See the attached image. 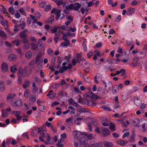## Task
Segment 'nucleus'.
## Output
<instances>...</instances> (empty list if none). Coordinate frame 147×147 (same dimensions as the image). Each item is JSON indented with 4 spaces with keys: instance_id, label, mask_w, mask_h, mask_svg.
<instances>
[{
    "instance_id": "obj_1",
    "label": "nucleus",
    "mask_w": 147,
    "mask_h": 147,
    "mask_svg": "<svg viewBox=\"0 0 147 147\" xmlns=\"http://www.w3.org/2000/svg\"><path fill=\"white\" fill-rule=\"evenodd\" d=\"M101 131V135L104 137H106L108 136L110 133V130L107 128H102Z\"/></svg>"
},
{
    "instance_id": "obj_2",
    "label": "nucleus",
    "mask_w": 147,
    "mask_h": 147,
    "mask_svg": "<svg viewBox=\"0 0 147 147\" xmlns=\"http://www.w3.org/2000/svg\"><path fill=\"white\" fill-rule=\"evenodd\" d=\"M22 101L21 100H18L16 101H13L11 103V105L14 107H20L22 105Z\"/></svg>"
},
{
    "instance_id": "obj_3",
    "label": "nucleus",
    "mask_w": 147,
    "mask_h": 147,
    "mask_svg": "<svg viewBox=\"0 0 147 147\" xmlns=\"http://www.w3.org/2000/svg\"><path fill=\"white\" fill-rule=\"evenodd\" d=\"M8 66L5 62H3L1 65V69L3 72H6L8 70Z\"/></svg>"
},
{
    "instance_id": "obj_4",
    "label": "nucleus",
    "mask_w": 147,
    "mask_h": 147,
    "mask_svg": "<svg viewBox=\"0 0 147 147\" xmlns=\"http://www.w3.org/2000/svg\"><path fill=\"white\" fill-rule=\"evenodd\" d=\"M90 144L92 147H102V146L101 143H97L93 141H91Z\"/></svg>"
},
{
    "instance_id": "obj_5",
    "label": "nucleus",
    "mask_w": 147,
    "mask_h": 147,
    "mask_svg": "<svg viewBox=\"0 0 147 147\" xmlns=\"http://www.w3.org/2000/svg\"><path fill=\"white\" fill-rule=\"evenodd\" d=\"M0 37L2 39L5 40L7 38V35L3 30H0Z\"/></svg>"
},
{
    "instance_id": "obj_6",
    "label": "nucleus",
    "mask_w": 147,
    "mask_h": 147,
    "mask_svg": "<svg viewBox=\"0 0 147 147\" xmlns=\"http://www.w3.org/2000/svg\"><path fill=\"white\" fill-rule=\"evenodd\" d=\"M28 33L27 30H24L20 33L19 36L22 38H26Z\"/></svg>"
},
{
    "instance_id": "obj_7",
    "label": "nucleus",
    "mask_w": 147,
    "mask_h": 147,
    "mask_svg": "<svg viewBox=\"0 0 147 147\" xmlns=\"http://www.w3.org/2000/svg\"><path fill=\"white\" fill-rule=\"evenodd\" d=\"M141 123L142 124V127L143 128V132H145L147 129V121H141Z\"/></svg>"
},
{
    "instance_id": "obj_8",
    "label": "nucleus",
    "mask_w": 147,
    "mask_h": 147,
    "mask_svg": "<svg viewBox=\"0 0 147 147\" xmlns=\"http://www.w3.org/2000/svg\"><path fill=\"white\" fill-rule=\"evenodd\" d=\"M80 142L82 145L87 144L88 140L87 139L84 137H81L80 139Z\"/></svg>"
},
{
    "instance_id": "obj_9",
    "label": "nucleus",
    "mask_w": 147,
    "mask_h": 147,
    "mask_svg": "<svg viewBox=\"0 0 147 147\" xmlns=\"http://www.w3.org/2000/svg\"><path fill=\"white\" fill-rule=\"evenodd\" d=\"M74 5L73 9L75 11H78L81 7V4L78 2H76L74 3Z\"/></svg>"
},
{
    "instance_id": "obj_10",
    "label": "nucleus",
    "mask_w": 147,
    "mask_h": 147,
    "mask_svg": "<svg viewBox=\"0 0 147 147\" xmlns=\"http://www.w3.org/2000/svg\"><path fill=\"white\" fill-rule=\"evenodd\" d=\"M135 9L131 7L129 8L128 9L127 14L129 16L132 15L134 12Z\"/></svg>"
},
{
    "instance_id": "obj_11",
    "label": "nucleus",
    "mask_w": 147,
    "mask_h": 147,
    "mask_svg": "<svg viewBox=\"0 0 147 147\" xmlns=\"http://www.w3.org/2000/svg\"><path fill=\"white\" fill-rule=\"evenodd\" d=\"M17 58L16 56L15 55L11 54L8 56L9 60L11 61H15Z\"/></svg>"
},
{
    "instance_id": "obj_12",
    "label": "nucleus",
    "mask_w": 147,
    "mask_h": 147,
    "mask_svg": "<svg viewBox=\"0 0 147 147\" xmlns=\"http://www.w3.org/2000/svg\"><path fill=\"white\" fill-rule=\"evenodd\" d=\"M15 95L13 94H9L7 96V101L8 102L9 101L13 99L15 97Z\"/></svg>"
},
{
    "instance_id": "obj_13",
    "label": "nucleus",
    "mask_w": 147,
    "mask_h": 147,
    "mask_svg": "<svg viewBox=\"0 0 147 147\" xmlns=\"http://www.w3.org/2000/svg\"><path fill=\"white\" fill-rule=\"evenodd\" d=\"M42 55L41 53H38L36 58L35 59V63L37 64L40 61H41L40 59L41 58Z\"/></svg>"
},
{
    "instance_id": "obj_14",
    "label": "nucleus",
    "mask_w": 147,
    "mask_h": 147,
    "mask_svg": "<svg viewBox=\"0 0 147 147\" xmlns=\"http://www.w3.org/2000/svg\"><path fill=\"white\" fill-rule=\"evenodd\" d=\"M0 89L2 92H4L5 89L4 83L2 81H0Z\"/></svg>"
},
{
    "instance_id": "obj_15",
    "label": "nucleus",
    "mask_w": 147,
    "mask_h": 147,
    "mask_svg": "<svg viewBox=\"0 0 147 147\" xmlns=\"http://www.w3.org/2000/svg\"><path fill=\"white\" fill-rule=\"evenodd\" d=\"M33 88L32 89V92L33 93H36V92L38 90V88L36 86V84L35 82H34L32 83V85Z\"/></svg>"
},
{
    "instance_id": "obj_16",
    "label": "nucleus",
    "mask_w": 147,
    "mask_h": 147,
    "mask_svg": "<svg viewBox=\"0 0 147 147\" xmlns=\"http://www.w3.org/2000/svg\"><path fill=\"white\" fill-rule=\"evenodd\" d=\"M141 121H140L138 119H136L133 121V122L134 125L136 126L139 127V123H141Z\"/></svg>"
},
{
    "instance_id": "obj_17",
    "label": "nucleus",
    "mask_w": 147,
    "mask_h": 147,
    "mask_svg": "<svg viewBox=\"0 0 147 147\" xmlns=\"http://www.w3.org/2000/svg\"><path fill=\"white\" fill-rule=\"evenodd\" d=\"M18 73L19 75L23 77H25L26 75V74H24V71L22 69L21 67L20 68L18 69Z\"/></svg>"
},
{
    "instance_id": "obj_18",
    "label": "nucleus",
    "mask_w": 147,
    "mask_h": 147,
    "mask_svg": "<svg viewBox=\"0 0 147 147\" xmlns=\"http://www.w3.org/2000/svg\"><path fill=\"white\" fill-rule=\"evenodd\" d=\"M134 102L136 106L139 105L141 103L142 101L138 98H136L134 99Z\"/></svg>"
},
{
    "instance_id": "obj_19",
    "label": "nucleus",
    "mask_w": 147,
    "mask_h": 147,
    "mask_svg": "<svg viewBox=\"0 0 147 147\" xmlns=\"http://www.w3.org/2000/svg\"><path fill=\"white\" fill-rule=\"evenodd\" d=\"M103 144L105 147H112L113 146L112 143L111 142H105Z\"/></svg>"
},
{
    "instance_id": "obj_20",
    "label": "nucleus",
    "mask_w": 147,
    "mask_h": 147,
    "mask_svg": "<svg viewBox=\"0 0 147 147\" xmlns=\"http://www.w3.org/2000/svg\"><path fill=\"white\" fill-rule=\"evenodd\" d=\"M61 12V10H60L58 9L56 11L55 13V15L56 16V20H58V18L60 17V16L61 15L60 14Z\"/></svg>"
},
{
    "instance_id": "obj_21",
    "label": "nucleus",
    "mask_w": 147,
    "mask_h": 147,
    "mask_svg": "<svg viewBox=\"0 0 147 147\" xmlns=\"http://www.w3.org/2000/svg\"><path fill=\"white\" fill-rule=\"evenodd\" d=\"M127 143V142L123 140H120L117 141V143L120 145L124 146Z\"/></svg>"
},
{
    "instance_id": "obj_22",
    "label": "nucleus",
    "mask_w": 147,
    "mask_h": 147,
    "mask_svg": "<svg viewBox=\"0 0 147 147\" xmlns=\"http://www.w3.org/2000/svg\"><path fill=\"white\" fill-rule=\"evenodd\" d=\"M25 22H23L22 23L17 25H15L16 27L18 28V27H20L22 29H24L25 26Z\"/></svg>"
},
{
    "instance_id": "obj_23",
    "label": "nucleus",
    "mask_w": 147,
    "mask_h": 147,
    "mask_svg": "<svg viewBox=\"0 0 147 147\" xmlns=\"http://www.w3.org/2000/svg\"><path fill=\"white\" fill-rule=\"evenodd\" d=\"M38 132L39 133L41 137L44 138L45 136V133L42 131V129L41 128H38Z\"/></svg>"
},
{
    "instance_id": "obj_24",
    "label": "nucleus",
    "mask_w": 147,
    "mask_h": 147,
    "mask_svg": "<svg viewBox=\"0 0 147 147\" xmlns=\"http://www.w3.org/2000/svg\"><path fill=\"white\" fill-rule=\"evenodd\" d=\"M70 44V42L69 40L65 41V42H62L61 45V46L63 47H65L69 46Z\"/></svg>"
},
{
    "instance_id": "obj_25",
    "label": "nucleus",
    "mask_w": 147,
    "mask_h": 147,
    "mask_svg": "<svg viewBox=\"0 0 147 147\" xmlns=\"http://www.w3.org/2000/svg\"><path fill=\"white\" fill-rule=\"evenodd\" d=\"M116 88L119 90V89H121L123 88V85L121 84H120L119 85H114V88Z\"/></svg>"
},
{
    "instance_id": "obj_26",
    "label": "nucleus",
    "mask_w": 147,
    "mask_h": 147,
    "mask_svg": "<svg viewBox=\"0 0 147 147\" xmlns=\"http://www.w3.org/2000/svg\"><path fill=\"white\" fill-rule=\"evenodd\" d=\"M84 135L88 138V139L91 140L92 139L94 138V136H93L92 134H88L86 133H85Z\"/></svg>"
},
{
    "instance_id": "obj_27",
    "label": "nucleus",
    "mask_w": 147,
    "mask_h": 147,
    "mask_svg": "<svg viewBox=\"0 0 147 147\" xmlns=\"http://www.w3.org/2000/svg\"><path fill=\"white\" fill-rule=\"evenodd\" d=\"M32 53L30 51H28L25 54L26 57L28 59H30L32 57Z\"/></svg>"
},
{
    "instance_id": "obj_28",
    "label": "nucleus",
    "mask_w": 147,
    "mask_h": 147,
    "mask_svg": "<svg viewBox=\"0 0 147 147\" xmlns=\"http://www.w3.org/2000/svg\"><path fill=\"white\" fill-rule=\"evenodd\" d=\"M103 121L102 122V124L103 126H108L109 125V124L108 123H106V121L107 122V119L105 118H103Z\"/></svg>"
},
{
    "instance_id": "obj_29",
    "label": "nucleus",
    "mask_w": 147,
    "mask_h": 147,
    "mask_svg": "<svg viewBox=\"0 0 147 147\" xmlns=\"http://www.w3.org/2000/svg\"><path fill=\"white\" fill-rule=\"evenodd\" d=\"M17 70L16 65L11 66L10 68V71L12 73H15Z\"/></svg>"
},
{
    "instance_id": "obj_30",
    "label": "nucleus",
    "mask_w": 147,
    "mask_h": 147,
    "mask_svg": "<svg viewBox=\"0 0 147 147\" xmlns=\"http://www.w3.org/2000/svg\"><path fill=\"white\" fill-rule=\"evenodd\" d=\"M67 69V66L62 67L60 69L59 72L60 73H62Z\"/></svg>"
},
{
    "instance_id": "obj_31",
    "label": "nucleus",
    "mask_w": 147,
    "mask_h": 147,
    "mask_svg": "<svg viewBox=\"0 0 147 147\" xmlns=\"http://www.w3.org/2000/svg\"><path fill=\"white\" fill-rule=\"evenodd\" d=\"M74 7V5L73 4H71L69 5H67L65 7V8L67 9L72 10Z\"/></svg>"
},
{
    "instance_id": "obj_32",
    "label": "nucleus",
    "mask_w": 147,
    "mask_h": 147,
    "mask_svg": "<svg viewBox=\"0 0 147 147\" xmlns=\"http://www.w3.org/2000/svg\"><path fill=\"white\" fill-rule=\"evenodd\" d=\"M110 129L113 131H114L115 130V125L113 123H111L109 126Z\"/></svg>"
},
{
    "instance_id": "obj_33",
    "label": "nucleus",
    "mask_w": 147,
    "mask_h": 147,
    "mask_svg": "<svg viewBox=\"0 0 147 147\" xmlns=\"http://www.w3.org/2000/svg\"><path fill=\"white\" fill-rule=\"evenodd\" d=\"M60 84V83L54 84L52 85V87L54 89L58 88L59 87Z\"/></svg>"
},
{
    "instance_id": "obj_34",
    "label": "nucleus",
    "mask_w": 147,
    "mask_h": 147,
    "mask_svg": "<svg viewBox=\"0 0 147 147\" xmlns=\"http://www.w3.org/2000/svg\"><path fill=\"white\" fill-rule=\"evenodd\" d=\"M31 48L33 50H35L37 48L38 46L37 45H36L34 43H32L31 44Z\"/></svg>"
},
{
    "instance_id": "obj_35",
    "label": "nucleus",
    "mask_w": 147,
    "mask_h": 147,
    "mask_svg": "<svg viewBox=\"0 0 147 147\" xmlns=\"http://www.w3.org/2000/svg\"><path fill=\"white\" fill-rule=\"evenodd\" d=\"M136 137L135 134L134 133H132L131 135L130 136V138L129 139V140L131 142H133L134 140V138H135Z\"/></svg>"
},
{
    "instance_id": "obj_36",
    "label": "nucleus",
    "mask_w": 147,
    "mask_h": 147,
    "mask_svg": "<svg viewBox=\"0 0 147 147\" xmlns=\"http://www.w3.org/2000/svg\"><path fill=\"white\" fill-rule=\"evenodd\" d=\"M112 92L114 94H116L118 92V90L116 88H114V86L112 87Z\"/></svg>"
},
{
    "instance_id": "obj_37",
    "label": "nucleus",
    "mask_w": 147,
    "mask_h": 147,
    "mask_svg": "<svg viewBox=\"0 0 147 147\" xmlns=\"http://www.w3.org/2000/svg\"><path fill=\"white\" fill-rule=\"evenodd\" d=\"M13 114L16 116V117L20 115L21 112L20 111H14Z\"/></svg>"
},
{
    "instance_id": "obj_38",
    "label": "nucleus",
    "mask_w": 147,
    "mask_h": 147,
    "mask_svg": "<svg viewBox=\"0 0 147 147\" xmlns=\"http://www.w3.org/2000/svg\"><path fill=\"white\" fill-rule=\"evenodd\" d=\"M34 65V60H33L31 61L29 63L28 66L29 67H30V68H32L33 67Z\"/></svg>"
},
{
    "instance_id": "obj_39",
    "label": "nucleus",
    "mask_w": 147,
    "mask_h": 147,
    "mask_svg": "<svg viewBox=\"0 0 147 147\" xmlns=\"http://www.w3.org/2000/svg\"><path fill=\"white\" fill-rule=\"evenodd\" d=\"M91 94V92H88L86 93L84 95V98L86 99H87L89 97H90V95Z\"/></svg>"
},
{
    "instance_id": "obj_40",
    "label": "nucleus",
    "mask_w": 147,
    "mask_h": 147,
    "mask_svg": "<svg viewBox=\"0 0 147 147\" xmlns=\"http://www.w3.org/2000/svg\"><path fill=\"white\" fill-rule=\"evenodd\" d=\"M20 40H16L13 41H12L13 43H15L14 45H16L17 46H18L20 45Z\"/></svg>"
},
{
    "instance_id": "obj_41",
    "label": "nucleus",
    "mask_w": 147,
    "mask_h": 147,
    "mask_svg": "<svg viewBox=\"0 0 147 147\" xmlns=\"http://www.w3.org/2000/svg\"><path fill=\"white\" fill-rule=\"evenodd\" d=\"M6 22V23L3 21H2L1 22V24L3 26L5 27V26H7L8 25V23L7 22V20H5Z\"/></svg>"
},
{
    "instance_id": "obj_42",
    "label": "nucleus",
    "mask_w": 147,
    "mask_h": 147,
    "mask_svg": "<svg viewBox=\"0 0 147 147\" xmlns=\"http://www.w3.org/2000/svg\"><path fill=\"white\" fill-rule=\"evenodd\" d=\"M51 8V5L49 4L47 5L45 8L44 9L45 11H48Z\"/></svg>"
},
{
    "instance_id": "obj_43",
    "label": "nucleus",
    "mask_w": 147,
    "mask_h": 147,
    "mask_svg": "<svg viewBox=\"0 0 147 147\" xmlns=\"http://www.w3.org/2000/svg\"><path fill=\"white\" fill-rule=\"evenodd\" d=\"M29 90L28 89H26L24 93V96L26 98H27L28 96V93Z\"/></svg>"
},
{
    "instance_id": "obj_44",
    "label": "nucleus",
    "mask_w": 147,
    "mask_h": 147,
    "mask_svg": "<svg viewBox=\"0 0 147 147\" xmlns=\"http://www.w3.org/2000/svg\"><path fill=\"white\" fill-rule=\"evenodd\" d=\"M53 51L51 49H49L48 50V54L50 56H52L53 55Z\"/></svg>"
},
{
    "instance_id": "obj_45",
    "label": "nucleus",
    "mask_w": 147,
    "mask_h": 147,
    "mask_svg": "<svg viewBox=\"0 0 147 147\" xmlns=\"http://www.w3.org/2000/svg\"><path fill=\"white\" fill-rule=\"evenodd\" d=\"M42 61L43 60L42 59L41 61H39L37 63L38 64L37 66L38 68H40L41 67L42 65Z\"/></svg>"
},
{
    "instance_id": "obj_46",
    "label": "nucleus",
    "mask_w": 147,
    "mask_h": 147,
    "mask_svg": "<svg viewBox=\"0 0 147 147\" xmlns=\"http://www.w3.org/2000/svg\"><path fill=\"white\" fill-rule=\"evenodd\" d=\"M22 136L23 137H26L28 140L29 139L30 137L28 136V133L27 132L24 133Z\"/></svg>"
},
{
    "instance_id": "obj_47",
    "label": "nucleus",
    "mask_w": 147,
    "mask_h": 147,
    "mask_svg": "<svg viewBox=\"0 0 147 147\" xmlns=\"http://www.w3.org/2000/svg\"><path fill=\"white\" fill-rule=\"evenodd\" d=\"M139 54L140 55H142L141 56H139L138 57L139 59H142L144 58L146 56V55L143 53V52H140V53H139Z\"/></svg>"
},
{
    "instance_id": "obj_48",
    "label": "nucleus",
    "mask_w": 147,
    "mask_h": 147,
    "mask_svg": "<svg viewBox=\"0 0 147 147\" xmlns=\"http://www.w3.org/2000/svg\"><path fill=\"white\" fill-rule=\"evenodd\" d=\"M22 40L21 41L22 43L26 44L28 42V40L26 38H22Z\"/></svg>"
},
{
    "instance_id": "obj_49",
    "label": "nucleus",
    "mask_w": 147,
    "mask_h": 147,
    "mask_svg": "<svg viewBox=\"0 0 147 147\" xmlns=\"http://www.w3.org/2000/svg\"><path fill=\"white\" fill-rule=\"evenodd\" d=\"M46 5V3L45 2H43L39 4V6L41 8H44Z\"/></svg>"
},
{
    "instance_id": "obj_50",
    "label": "nucleus",
    "mask_w": 147,
    "mask_h": 147,
    "mask_svg": "<svg viewBox=\"0 0 147 147\" xmlns=\"http://www.w3.org/2000/svg\"><path fill=\"white\" fill-rule=\"evenodd\" d=\"M102 108L103 109L108 111H111V109L109 108V107H108L105 106H102Z\"/></svg>"
},
{
    "instance_id": "obj_51",
    "label": "nucleus",
    "mask_w": 147,
    "mask_h": 147,
    "mask_svg": "<svg viewBox=\"0 0 147 147\" xmlns=\"http://www.w3.org/2000/svg\"><path fill=\"white\" fill-rule=\"evenodd\" d=\"M7 113L4 110H2V116L3 117H7Z\"/></svg>"
},
{
    "instance_id": "obj_52",
    "label": "nucleus",
    "mask_w": 147,
    "mask_h": 147,
    "mask_svg": "<svg viewBox=\"0 0 147 147\" xmlns=\"http://www.w3.org/2000/svg\"><path fill=\"white\" fill-rule=\"evenodd\" d=\"M121 19V16L120 15L117 16L115 20V21L116 22H119Z\"/></svg>"
},
{
    "instance_id": "obj_53",
    "label": "nucleus",
    "mask_w": 147,
    "mask_h": 147,
    "mask_svg": "<svg viewBox=\"0 0 147 147\" xmlns=\"http://www.w3.org/2000/svg\"><path fill=\"white\" fill-rule=\"evenodd\" d=\"M58 28L59 27L55 26L54 28L52 30V33H54L56 32Z\"/></svg>"
},
{
    "instance_id": "obj_54",
    "label": "nucleus",
    "mask_w": 147,
    "mask_h": 147,
    "mask_svg": "<svg viewBox=\"0 0 147 147\" xmlns=\"http://www.w3.org/2000/svg\"><path fill=\"white\" fill-rule=\"evenodd\" d=\"M129 124V122L128 121H126V122H123L122 125L125 127L127 126V125Z\"/></svg>"
},
{
    "instance_id": "obj_55",
    "label": "nucleus",
    "mask_w": 147,
    "mask_h": 147,
    "mask_svg": "<svg viewBox=\"0 0 147 147\" xmlns=\"http://www.w3.org/2000/svg\"><path fill=\"white\" fill-rule=\"evenodd\" d=\"M71 58V56L69 55H68L67 56L65 57V59L66 61H67V62H69V59Z\"/></svg>"
},
{
    "instance_id": "obj_56",
    "label": "nucleus",
    "mask_w": 147,
    "mask_h": 147,
    "mask_svg": "<svg viewBox=\"0 0 147 147\" xmlns=\"http://www.w3.org/2000/svg\"><path fill=\"white\" fill-rule=\"evenodd\" d=\"M63 0H59V1H57L56 3L57 5H60L63 4Z\"/></svg>"
},
{
    "instance_id": "obj_57",
    "label": "nucleus",
    "mask_w": 147,
    "mask_h": 147,
    "mask_svg": "<svg viewBox=\"0 0 147 147\" xmlns=\"http://www.w3.org/2000/svg\"><path fill=\"white\" fill-rule=\"evenodd\" d=\"M60 84V85H64V84H65L66 86H68V85L66 83L65 80L63 79L61 81V83Z\"/></svg>"
},
{
    "instance_id": "obj_58",
    "label": "nucleus",
    "mask_w": 147,
    "mask_h": 147,
    "mask_svg": "<svg viewBox=\"0 0 147 147\" xmlns=\"http://www.w3.org/2000/svg\"><path fill=\"white\" fill-rule=\"evenodd\" d=\"M35 16L37 19H38L40 17V13L38 12H36L35 14Z\"/></svg>"
},
{
    "instance_id": "obj_59",
    "label": "nucleus",
    "mask_w": 147,
    "mask_h": 147,
    "mask_svg": "<svg viewBox=\"0 0 147 147\" xmlns=\"http://www.w3.org/2000/svg\"><path fill=\"white\" fill-rule=\"evenodd\" d=\"M56 145L58 147H63V145L62 144H61V143H60V141L58 142V143Z\"/></svg>"
},
{
    "instance_id": "obj_60",
    "label": "nucleus",
    "mask_w": 147,
    "mask_h": 147,
    "mask_svg": "<svg viewBox=\"0 0 147 147\" xmlns=\"http://www.w3.org/2000/svg\"><path fill=\"white\" fill-rule=\"evenodd\" d=\"M30 47V45L29 44L26 43L24 46V48L25 49H28Z\"/></svg>"
},
{
    "instance_id": "obj_61",
    "label": "nucleus",
    "mask_w": 147,
    "mask_h": 147,
    "mask_svg": "<svg viewBox=\"0 0 147 147\" xmlns=\"http://www.w3.org/2000/svg\"><path fill=\"white\" fill-rule=\"evenodd\" d=\"M57 62L58 63L61 64L62 62V59L59 56L58 57V59Z\"/></svg>"
},
{
    "instance_id": "obj_62",
    "label": "nucleus",
    "mask_w": 147,
    "mask_h": 147,
    "mask_svg": "<svg viewBox=\"0 0 147 147\" xmlns=\"http://www.w3.org/2000/svg\"><path fill=\"white\" fill-rule=\"evenodd\" d=\"M82 53H77L76 55L77 58V59L81 58V57H82Z\"/></svg>"
},
{
    "instance_id": "obj_63",
    "label": "nucleus",
    "mask_w": 147,
    "mask_h": 147,
    "mask_svg": "<svg viewBox=\"0 0 147 147\" xmlns=\"http://www.w3.org/2000/svg\"><path fill=\"white\" fill-rule=\"evenodd\" d=\"M129 134V132L125 133L123 136V138H125L126 137L128 136Z\"/></svg>"
},
{
    "instance_id": "obj_64",
    "label": "nucleus",
    "mask_w": 147,
    "mask_h": 147,
    "mask_svg": "<svg viewBox=\"0 0 147 147\" xmlns=\"http://www.w3.org/2000/svg\"><path fill=\"white\" fill-rule=\"evenodd\" d=\"M35 80L36 82L40 83V80L39 79L37 76L35 77Z\"/></svg>"
}]
</instances>
